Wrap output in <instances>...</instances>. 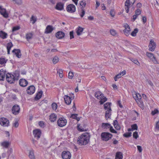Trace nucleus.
Segmentation results:
<instances>
[{
    "mask_svg": "<svg viewBox=\"0 0 159 159\" xmlns=\"http://www.w3.org/2000/svg\"><path fill=\"white\" fill-rule=\"evenodd\" d=\"M20 27L19 26H16L14 27L13 28L12 31L13 32H14L16 30H18L20 29Z\"/></svg>",
    "mask_w": 159,
    "mask_h": 159,
    "instance_id": "8fccbe9b",
    "label": "nucleus"
},
{
    "mask_svg": "<svg viewBox=\"0 0 159 159\" xmlns=\"http://www.w3.org/2000/svg\"><path fill=\"white\" fill-rule=\"evenodd\" d=\"M123 157V155L121 152H117L116 153L115 159H122Z\"/></svg>",
    "mask_w": 159,
    "mask_h": 159,
    "instance_id": "bb28decb",
    "label": "nucleus"
},
{
    "mask_svg": "<svg viewBox=\"0 0 159 159\" xmlns=\"http://www.w3.org/2000/svg\"><path fill=\"white\" fill-rule=\"evenodd\" d=\"M148 47L149 48V50L150 51H154L155 48V43L152 40H151L150 41Z\"/></svg>",
    "mask_w": 159,
    "mask_h": 159,
    "instance_id": "ddd939ff",
    "label": "nucleus"
},
{
    "mask_svg": "<svg viewBox=\"0 0 159 159\" xmlns=\"http://www.w3.org/2000/svg\"><path fill=\"white\" fill-rule=\"evenodd\" d=\"M49 120L51 122H53L55 121L57 118V115L54 114H51L50 116Z\"/></svg>",
    "mask_w": 159,
    "mask_h": 159,
    "instance_id": "5701e85b",
    "label": "nucleus"
},
{
    "mask_svg": "<svg viewBox=\"0 0 159 159\" xmlns=\"http://www.w3.org/2000/svg\"><path fill=\"white\" fill-rule=\"evenodd\" d=\"M65 35V33L62 31H59L56 34V37L58 39L63 38Z\"/></svg>",
    "mask_w": 159,
    "mask_h": 159,
    "instance_id": "f3484780",
    "label": "nucleus"
},
{
    "mask_svg": "<svg viewBox=\"0 0 159 159\" xmlns=\"http://www.w3.org/2000/svg\"><path fill=\"white\" fill-rule=\"evenodd\" d=\"M12 52L18 58H20L21 57V54L20 49H14L12 51Z\"/></svg>",
    "mask_w": 159,
    "mask_h": 159,
    "instance_id": "6ab92c4d",
    "label": "nucleus"
},
{
    "mask_svg": "<svg viewBox=\"0 0 159 159\" xmlns=\"http://www.w3.org/2000/svg\"><path fill=\"white\" fill-rule=\"evenodd\" d=\"M147 56L149 58H150L154 63L157 62V61L156 60V58L154 56L153 54L150 52H147Z\"/></svg>",
    "mask_w": 159,
    "mask_h": 159,
    "instance_id": "4468645a",
    "label": "nucleus"
},
{
    "mask_svg": "<svg viewBox=\"0 0 159 159\" xmlns=\"http://www.w3.org/2000/svg\"><path fill=\"white\" fill-rule=\"evenodd\" d=\"M136 102H137V104H138L139 106L142 109H143L144 107L143 103V102L141 101V99L136 101Z\"/></svg>",
    "mask_w": 159,
    "mask_h": 159,
    "instance_id": "2f4dec72",
    "label": "nucleus"
},
{
    "mask_svg": "<svg viewBox=\"0 0 159 159\" xmlns=\"http://www.w3.org/2000/svg\"><path fill=\"white\" fill-rule=\"evenodd\" d=\"M59 61V58L58 57L55 56L53 58L52 62L54 64H56Z\"/></svg>",
    "mask_w": 159,
    "mask_h": 159,
    "instance_id": "4c0bfd02",
    "label": "nucleus"
},
{
    "mask_svg": "<svg viewBox=\"0 0 159 159\" xmlns=\"http://www.w3.org/2000/svg\"><path fill=\"white\" fill-rule=\"evenodd\" d=\"M20 111L19 106L16 105H14L12 108V111L13 114L16 115L19 114Z\"/></svg>",
    "mask_w": 159,
    "mask_h": 159,
    "instance_id": "1a4fd4ad",
    "label": "nucleus"
},
{
    "mask_svg": "<svg viewBox=\"0 0 159 159\" xmlns=\"http://www.w3.org/2000/svg\"><path fill=\"white\" fill-rule=\"evenodd\" d=\"M132 133L131 132L126 133L124 134L123 136L126 138H128L131 136Z\"/></svg>",
    "mask_w": 159,
    "mask_h": 159,
    "instance_id": "37998d69",
    "label": "nucleus"
},
{
    "mask_svg": "<svg viewBox=\"0 0 159 159\" xmlns=\"http://www.w3.org/2000/svg\"><path fill=\"white\" fill-rule=\"evenodd\" d=\"M6 62V61L5 58H0V64L1 65L4 64Z\"/></svg>",
    "mask_w": 159,
    "mask_h": 159,
    "instance_id": "a18cd8bd",
    "label": "nucleus"
},
{
    "mask_svg": "<svg viewBox=\"0 0 159 159\" xmlns=\"http://www.w3.org/2000/svg\"><path fill=\"white\" fill-rule=\"evenodd\" d=\"M121 77V76L119 74H118L117 75H116L114 77V80L115 81H116L118 79H119Z\"/></svg>",
    "mask_w": 159,
    "mask_h": 159,
    "instance_id": "4d7b16f0",
    "label": "nucleus"
},
{
    "mask_svg": "<svg viewBox=\"0 0 159 159\" xmlns=\"http://www.w3.org/2000/svg\"><path fill=\"white\" fill-rule=\"evenodd\" d=\"M76 8L74 5L70 4L67 6L66 7L67 11L70 13H73L75 11Z\"/></svg>",
    "mask_w": 159,
    "mask_h": 159,
    "instance_id": "9d476101",
    "label": "nucleus"
},
{
    "mask_svg": "<svg viewBox=\"0 0 159 159\" xmlns=\"http://www.w3.org/2000/svg\"><path fill=\"white\" fill-rule=\"evenodd\" d=\"M102 140L104 141H107L109 139V133L108 132H102L101 134Z\"/></svg>",
    "mask_w": 159,
    "mask_h": 159,
    "instance_id": "6e6552de",
    "label": "nucleus"
},
{
    "mask_svg": "<svg viewBox=\"0 0 159 159\" xmlns=\"http://www.w3.org/2000/svg\"><path fill=\"white\" fill-rule=\"evenodd\" d=\"M35 88L34 85H30L28 87L26 91L27 93L29 94H32L34 93Z\"/></svg>",
    "mask_w": 159,
    "mask_h": 159,
    "instance_id": "f8f14e48",
    "label": "nucleus"
},
{
    "mask_svg": "<svg viewBox=\"0 0 159 159\" xmlns=\"http://www.w3.org/2000/svg\"><path fill=\"white\" fill-rule=\"evenodd\" d=\"M74 32L73 31H70V39H72L74 38Z\"/></svg>",
    "mask_w": 159,
    "mask_h": 159,
    "instance_id": "052dcab7",
    "label": "nucleus"
},
{
    "mask_svg": "<svg viewBox=\"0 0 159 159\" xmlns=\"http://www.w3.org/2000/svg\"><path fill=\"white\" fill-rule=\"evenodd\" d=\"M78 130L80 131H85L84 128H82V127L80 125L78 126Z\"/></svg>",
    "mask_w": 159,
    "mask_h": 159,
    "instance_id": "e2e57ef3",
    "label": "nucleus"
},
{
    "mask_svg": "<svg viewBox=\"0 0 159 159\" xmlns=\"http://www.w3.org/2000/svg\"><path fill=\"white\" fill-rule=\"evenodd\" d=\"M12 46V44L11 43H8L7 44V49H10Z\"/></svg>",
    "mask_w": 159,
    "mask_h": 159,
    "instance_id": "5fc2aeb1",
    "label": "nucleus"
},
{
    "mask_svg": "<svg viewBox=\"0 0 159 159\" xmlns=\"http://www.w3.org/2000/svg\"><path fill=\"white\" fill-rule=\"evenodd\" d=\"M131 61L132 62H134V64H136L137 65L139 66H140V63L137 59H131Z\"/></svg>",
    "mask_w": 159,
    "mask_h": 159,
    "instance_id": "a19ab883",
    "label": "nucleus"
},
{
    "mask_svg": "<svg viewBox=\"0 0 159 159\" xmlns=\"http://www.w3.org/2000/svg\"><path fill=\"white\" fill-rule=\"evenodd\" d=\"M9 124V120L5 118L2 117L0 118V124L4 126H8Z\"/></svg>",
    "mask_w": 159,
    "mask_h": 159,
    "instance_id": "423d86ee",
    "label": "nucleus"
},
{
    "mask_svg": "<svg viewBox=\"0 0 159 159\" xmlns=\"http://www.w3.org/2000/svg\"><path fill=\"white\" fill-rule=\"evenodd\" d=\"M52 107L53 110H56L57 108V105L55 103H53L52 104Z\"/></svg>",
    "mask_w": 159,
    "mask_h": 159,
    "instance_id": "c03bdc74",
    "label": "nucleus"
},
{
    "mask_svg": "<svg viewBox=\"0 0 159 159\" xmlns=\"http://www.w3.org/2000/svg\"><path fill=\"white\" fill-rule=\"evenodd\" d=\"M77 114H73L71 115L70 117L75 119L77 117Z\"/></svg>",
    "mask_w": 159,
    "mask_h": 159,
    "instance_id": "69168bd1",
    "label": "nucleus"
},
{
    "mask_svg": "<svg viewBox=\"0 0 159 159\" xmlns=\"http://www.w3.org/2000/svg\"><path fill=\"white\" fill-rule=\"evenodd\" d=\"M53 29V28L52 26L48 25L46 27L44 33L46 34L50 33L52 32Z\"/></svg>",
    "mask_w": 159,
    "mask_h": 159,
    "instance_id": "dca6fc26",
    "label": "nucleus"
},
{
    "mask_svg": "<svg viewBox=\"0 0 159 159\" xmlns=\"http://www.w3.org/2000/svg\"><path fill=\"white\" fill-rule=\"evenodd\" d=\"M7 34L2 31H0V37L2 39H5L7 38Z\"/></svg>",
    "mask_w": 159,
    "mask_h": 159,
    "instance_id": "c85d7f7f",
    "label": "nucleus"
},
{
    "mask_svg": "<svg viewBox=\"0 0 159 159\" xmlns=\"http://www.w3.org/2000/svg\"><path fill=\"white\" fill-rule=\"evenodd\" d=\"M80 4L82 7V8H83V7H85L86 5V3L85 1H82L80 2Z\"/></svg>",
    "mask_w": 159,
    "mask_h": 159,
    "instance_id": "864d4df0",
    "label": "nucleus"
},
{
    "mask_svg": "<svg viewBox=\"0 0 159 159\" xmlns=\"http://www.w3.org/2000/svg\"><path fill=\"white\" fill-rule=\"evenodd\" d=\"M1 145L5 148H7L9 146L10 143L8 141H4L1 143Z\"/></svg>",
    "mask_w": 159,
    "mask_h": 159,
    "instance_id": "393cba45",
    "label": "nucleus"
},
{
    "mask_svg": "<svg viewBox=\"0 0 159 159\" xmlns=\"http://www.w3.org/2000/svg\"><path fill=\"white\" fill-rule=\"evenodd\" d=\"M110 34L113 36H116L117 35V33L116 31L114 30H110Z\"/></svg>",
    "mask_w": 159,
    "mask_h": 159,
    "instance_id": "ea45409f",
    "label": "nucleus"
},
{
    "mask_svg": "<svg viewBox=\"0 0 159 159\" xmlns=\"http://www.w3.org/2000/svg\"><path fill=\"white\" fill-rule=\"evenodd\" d=\"M84 29L82 27L79 26L77 29L76 33L77 35H80L82 34Z\"/></svg>",
    "mask_w": 159,
    "mask_h": 159,
    "instance_id": "cd10ccee",
    "label": "nucleus"
},
{
    "mask_svg": "<svg viewBox=\"0 0 159 159\" xmlns=\"http://www.w3.org/2000/svg\"><path fill=\"white\" fill-rule=\"evenodd\" d=\"M142 20L144 24L147 21V18L146 17L143 16L142 17Z\"/></svg>",
    "mask_w": 159,
    "mask_h": 159,
    "instance_id": "338daca9",
    "label": "nucleus"
},
{
    "mask_svg": "<svg viewBox=\"0 0 159 159\" xmlns=\"http://www.w3.org/2000/svg\"><path fill=\"white\" fill-rule=\"evenodd\" d=\"M133 137L135 139H137L139 137L138 133L137 131L134 132L133 134Z\"/></svg>",
    "mask_w": 159,
    "mask_h": 159,
    "instance_id": "09e8293b",
    "label": "nucleus"
},
{
    "mask_svg": "<svg viewBox=\"0 0 159 159\" xmlns=\"http://www.w3.org/2000/svg\"><path fill=\"white\" fill-rule=\"evenodd\" d=\"M37 20V17L36 16H32L30 19V21H32L33 24H34L36 21Z\"/></svg>",
    "mask_w": 159,
    "mask_h": 159,
    "instance_id": "c9c22d12",
    "label": "nucleus"
},
{
    "mask_svg": "<svg viewBox=\"0 0 159 159\" xmlns=\"http://www.w3.org/2000/svg\"><path fill=\"white\" fill-rule=\"evenodd\" d=\"M158 113V110L155 109L154 111H152L151 113L152 115H154Z\"/></svg>",
    "mask_w": 159,
    "mask_h": 159,
    "instance_id": "680f3d73",
    "label": "nucleus"
},
{
    "mask_svg": "<svg viewBox=\"0 0 159 159\" xmlns=\"http://www.w3.org/2000/svg\"><path fill=\"white\" fill-rule=\"evenodd\" d=\"M65 102L67 105L70 104L71 101V98L67 95H65L64 97Z\"/></svg>",
    "mask_w": 159,
    "mask_h": 159,
    "instance_id": "a211bd4d",
    "label": "nucleus"
},
{
    "mask_svg": "<svg viewBox=\"0 0 159 159\" xmlns=\"http://www.w3.org/2000/svg\"><path fill=\"white\" fill-rule=\"evenodd\" d=\"M102 128L103 129H107L109 127V124L108 123H102Z\"/></svg>",
    "mask_w": 159,
    "mask_h": 159,
    "instance_id": "72a5a7b5",
    "label": "nucleus"
},
{
    "mask_svg": "<svg viewBox=\"0 0 159 159\" xmlns=\"http://www.w3.org/2000/svg\"><path fill=\"white\" fill-rule=\"evenodd\" d=\"M104 108L107 110L105 112V117L106 120H107L109 118V102H107L105 103L104 105Z\"/></svg>",
    "mask_w": 159,
    "mask_h": 159,
    "instance_id": "7ed1b4c3",
    "label": "nucleus"
},
{
    "mask_svg": "<svg viewBox=\"0 0 159 159\" xmlns=\"http://www.w3.org/2000/svg\"><path fill=\"white\" fill-rule=\"evenodd\" d=\"M141 12L140 9H138L135 11V14L137 16H139L141 14Z\"/></svg>",
    "mask_w": 159,
    "mask_h": 159,
    "instance_id": "13d9d810",
    "label": "nucleus"
},
{
    "mask_svg": "<svg viewBox=\"0 0 159 159\" xmlns=\"http://www.w3.org/2000/svg\"><path fill=\"white\" fill-rule=\"evenodd\" d=\"M0 13L1 15H2L3 16H4L5 18H7L8 17V14L6 12V11L5 9L2 8L1 9L0 11Z\"/></svg>",
    "mask_w": 159,
    "mask_h": 159,
    "instance_id": "aec40b11",
    "label": "nucleus"
},
{
    "mask_svg": "<svg viewBox=\"0 0 159 159\" xmlns=\"http://www.w3.org/2000/svg\"><path fill=\"white\" fill-rule=\"evenodd\" d=\"M14 2H15V3L18 5L21 4L22 3V0H12Z\"/></svg>",
    "mask_w": 159,
    "mask_h": 159,
    "instance_id": "de8ad7c7",
    "label": "nucleus"
},
{
    "mask_svg": "<svg viewBox=\"0 0 159 159\" xmlns=\"http://www.w3.org/2000/svg\"><path fill=\"white\" fill-rule=\"evenodd\" d=\"M73 77V73L72 72H70L68 73V78L70 79H71Z\"/></svg>",
    "mask_w": 159,
    "mask_h": 159,
    "instance_id": "603ef678",
    "label": "nucleus"
},
{
    "mask_svg": "<svg viewBox=\"0 0 159 159\" xmlns=\"http://www.w3.org/2000/svg\"><path fill=\"white\" fill-rule=\"evenodd\" d=\"M13 75L14 76V79H15L16 80H18L19 77V72L18 71H15L14 73V74Z\"/></svg>",
    "mask_w": 159,
    "mask_h": 159,
    "instance_id": "7c9ffc66",
    "label": "nucleus"
},
{
    "mask_svg": "<svg viewBox=\"0 0 159 159\" xmlns=\"http://www.w3.org/2000/svg\"><path fill=\"white\" fill-rule=\"evenodd\" d=\"M146 82H147V84L151 86H153V83L150 80H147Z\"/></svg>",
    "mask_w": 159,
    "mask_h": 159,
    "instance_id": "0e129e2a",
    "label": "nucleus"
},
{
    "mask_svg": "<svg viewBox=\"0 0 159 159\" xmlns=\"http://www.w3.org/2000/svg\"><path fill=\"white\" fill-rule=\"evenodd\" d=\"M29 157L30 159H35L33 150H29Z\"/></svg>",
    "mask_w": 159,
    "mask_h": 159,
    "instance_id": "a878e982",
    "label": "nucleus"
},
{
    "mask_svg": "<svg viewBox=\"0 0 159 159\" xmlns=\"http://www.w3.org/2000/svg\"><path fill=\"white\" fill-rule=\"evenodd\" d=\"M64 5L61 2L57 3L56 6L55 8L59 10H61L63 9Z\"/></svg>",
    "mask_w": 159,
    "mask_h": 159,
    "instance_id": "4be33fe9",
    "label": "nucleus"
},
{
    "mask_svg": "<svg viewBox=\"0 0 159 159\" xmlns=\"http://www.w3.org/2000/svg\"><path fill=\"white\" fill-rule=\"evenodd\" d=\"M90 138L89 134L87 132L84 133L79 137L77 142L81 145H86L89 142Z\"/></svg>",
    "mask_w": 159,
    "mask_h": 159,
    "instance_id": "f257e3e1",
    "label": "nucleus"
},
{
    "mask_svg": "<svg viewBox=\"0 0 159 159\" xmlns=\"http://www.w3.org/2000/svg\"><path fill=\"white\" fill-rule=\"evenodd\" d=\"M19 84L22 87H26L28 84V81L24 79H20L19 81Z\"/></svg>",
    "mask_w": 159,
    "mask_h": 159,
    "instance_id": "2eb2a0df",
    "label": "nucleus"
},
{
    "mask_svg": "<svg viewBox=\"0 0 159 159\" xmlns=\"http://www.w3.org/2000/svg\"><path fill=\"white\" fill-rule=\"evenodd\" d=\"M138 31V29L137 28H135L134 30V31L132 32L131 35L133 36H135Z\"/></svg>",
    "mask_w": 159,
    "mask_h": 159,
    "instance_id": "58836bf2",
    "label": "nucleus"
},
{
    "mask_svg": "<svg viewBox=\"0 0 159 159\" xmlns=\"http://www.w3.org/2000/svg\"><path fill=\"white\" fill-rule=\"evenodd\" d=\"M110 131L112 133H117L116 131L113 129V127L112 126H110Z\"/></svg>",
    "mask_w": 159,
    "mask_h": 159,
    "instance_id": "6e6d98bb",
    "label": "nucleus"
},
{
    "mask_svg": "<svg viewBox=\"0 0 159 159\" xmlns=\"http://www.w3.org/2000/svg\"><path fill=\"white\" fill-rule=\"evenodd\" d=\"M33 134L34 137L37 139H39L41 136V131L39 129H36L33 130Z\"/></svg>",
    "mask_w": 159,
    "mask_h": 159,
    "instance_id": "9b49d317",
    "label": "nucleus"
},
{
    "mask_svg": "<svg viewBox=\"0 0 159 159\" xmlns=\"http://www.w3.org/2000/svg\"><path fill=\"white\" fill-rule=\"evenodd\" d=\"M94 96L98 99L100 100L99 102L101 104H103L107 100L106 98L104 96L103 94L100 92L98 91L95 92Z\"/></svg>",
    "mask_w": 159,
    "mask_h": 159,
    "instance_id": "f03ea898",
    "label": "nucleus"
},
{
    "mask_svg": "<svg viewBox=\"0 0 159 159\" xmlns=\"http://www.w3.org/2000/svg\"><path fill=\"white\" fill-rule=\"evenodd\" d=\"M42 93L43 91H40L36 95L35 97V99L36 100L39 99L41 98Z\"/></svg>",
    "mask_w": 159,
    "mask_h": 159,
    "instance_id": "f704fd0d",
    "label": "nucleus"
},
{
    "mask_svg": "<svg viewBox=\"0 0 159 159\" xmlns=\"http://www.w3.org/2000/svg\"><path fill=\"white\" fill-rule=\"evenodd\" d=\"M130 31V28H127L124 30V33L126 36H128Z\"/></svg>",
    "mask_w": 159,
    "mask_h": 159,
    "instance_id": "473e14b6",
    "label": "nucleus"
},
{
    "mask_svg": "<svg viewBox=\"0 0 159 159\" xmlns=\"http://www.w3.org/2000/svg\"><path fill=\"white\" fill-rule=\"evenodd\" d=\"M66 123V120L64 118H60L58 119L57 121L58 126L61 127L65 126Z\"/></svg>",
    "mask_w": 159,
    "mask_h": 159,
    "instance_id": "20e7f679",
    "label": "nucleus"
},
{
    "mask_svg": "<svg viewBox=\"0 0 159 159\" xmlns=\"http://www.w3.org/2000/svg\"><path fill=\"white\" fill-rule=\"evenodd\" d=\"M57 73L59 74L60 78H62L63 77V71L61 69L57 70Z\"/></svg>",
    "mask_w": 159,
    "mask_h": 159,
    "instance_id": "e433bc0d",
    "label": "nucleus"
},
{
    "mask_svg": "<svg viewBox=\"0 0 159 159\" xmlns=\"http://www.w3.org/2000/svg\"><path fill=\"white\" fill-rule=\"evenodd\" d=\"M131 128L133 130H137L138 129V126L136 124H134L133 125H132Z\"/></svg>",
    "mask_w": 159,
    "mask_h": 159,
    "instance_id": "3c124183",
    "label": "nucleus"
},
{
    "mask_svg": "<svg viewBox=\"0 0 159 159\" xmlns=\"http://www.w3.org/2000/svg\"><path fill=\"white\" fill-rule=\"evenodd\" d=\"M134 98L136 101L141 100L142 98L141 95L139 93H136L135 96H134Z\"/></svg>",
    "mask_w": 159,
    "mask_h": 159,
    "instance_id": "c756f323",
    "label": "nucleus"
},
{
    "mask_svg": "<svg viewBox=\"0 0 159 159\" xmlns=\"http://www.w3.org/2000/svg\"><path fill=\"white\" fill-rule=\"evenodd\" d=\"M81 9L82 10V12L81 14H80V16L81 17H83L85 14V11L83 8H81Z\"/></svg>",
    "mask_w": 159,
    "mask_h": 159,
    "instance_id": "bf43d9fd",
    "label": "nucleus"
},
{
    "mask_svg": "<svg viewBox=\"0 0 159 159\" xmlns=\"http://www.w3.org/2000/svg\"><path fill=\"white\" fill-rule=\"evenodd\" d=\"M114 127L117 130H119L120 129V127L118 124L116 125H114Z\"/></svg>",
    "mask_w": 159,
    "mask_h": 159,
    "instance_id": "774afa93",
    "label": "nucleus"
},
{
    "mask_svg": "<svg viewBox=\"0 0 159 159\" xmlns=\"http://www.w3.org/2000/svg\"><path fill=\"white\" fill-rule=\"evenodd\" d=\"M6 75L5 72L2 69L0 70V80H3Z\"/></svg>",
    "mask_w": 159,
    "mask_h": 159,
    "instance_id": "b1692460",
    "label": "nucleus"
},
{
    "mask_svg": "<svg viewBox=\"0 0 159 159\" xmlns=\"http://www.w3.org/2000/svg\"><path fill=\"white\" fill-rule=\"evenodd\" d=\"M32 37V34L31 33L27 34L26 35V39L28 41Z\"/></svg>",
    "mask_w": 159,
    "mask_h": 159,
    "instance_id": "79ce46f5",
    "label": "nucleus"
},
{
    "mask_svg": "<svg viewBox=\"0 0 159 159\" xmlns=\"http://www.w3.org/2000/svg\"><path fill=\"white\" fill-rule=\"evenodd\" d=\"M115 12L114 9H112L110 11V15H111V16L112 17H112H114L115 16Z\"/></svg>",
    "mask_w": 159,
    "mask_h": 159,
    "instance_id": "49530a36",
    "label": "nucleus"
},
{
    "mask_svg": "<svg viewBox=\"0 0 159 159\" xmlns=\"http://www.w3.org/2000/svg\"><path fill=\"white\" fill-rule=\"evenodd\" d=\"M131 6V5L128 0L125 2V9L126 13H128L129 12V9Z\"/></svg>",
    "mask_w": 159,
    "mask_h": 159,
    "instance_id": "412c9836",
    "label": "nucleus"
},
{
    "mask_svg": "<svg viewBox=\"0 0 159 159\" xmlns=\"http://www.w3.org/2000/svg\"><path fill=\"white\" fill-rule=\"evenodd\" d=\"M6 79L8 82L11 84L13 83L14 81L16 80L13 75L9 73H7L6 74Z\"/></svg>",
    "mask_w": 159,
    "mask_h": 159,
    "instance_id": "39448f33",
    "label": "nucleus"
},
{
    "mask_svg": "<svg viewBox=\"0 0 159 159\" xmlns=\"http://www.w3.org/2000/svg\"><path fill=\"white\" fill-rule=\"evenodd\" d=\"M61 156L63 159H70L71 156L70 153L68 151H63Z\"/></svg>",
    "mask_w": 159,
    "mask_h": 159,
    "instance_id": "0eeeda50",
    "label": "nucleus"
}]
</instances>
